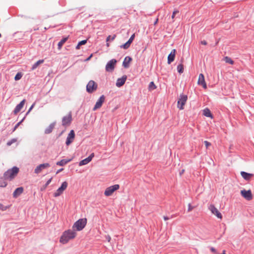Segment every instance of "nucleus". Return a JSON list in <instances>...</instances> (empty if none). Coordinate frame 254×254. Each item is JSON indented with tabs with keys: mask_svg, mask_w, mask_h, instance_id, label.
<instances>
[{
	"mask_svg": "<svg viewBox=\"0 0 254 254\" xmlns=\"http://www.w3.org/2000/svg\"><path fill=\"white\" fill-rule=\"evenodd\" d=\"M76 236V233L73 230H68L63 233L60 240V243L65 244L69 240L74 239Z\"/></svg>",
	"mask_w": 254,
	"mask_h": 254,
	"instance_id": "nucleus-1",
	"label": "nucleus"
},
{
	"mask_svg": "<svg viewBox=\"0 0 254 254\" xmlns=\"http://www.w3.org/2000/svg\"><path fill=\"white\" fill-rule=\"evenodd\" d=\"M19 172V168L17 167H13L10 169L7 170L3 174V178L6 180H11L13 179Z\"/></svg>",
	"mask_w": 254,
	"mask_h": 254,
	"instance_id": "nucleus-2",
	"label": "nucleus"
},
{
	"mask_svg": "<svg viewBox=\"0 0 254 254\" xmlns=\"http://www.w3.org/2000/svg\"><path fill=\"white\" fill-rule=\"evenodd\" d=\"M87 219L86 218L80 219L74 224L73 227L77 231H81L85 227Z\"/></svg>",
	"mask_w": 254,
	"mask_h": 254,
	"instance_id": "nucleus-3",
	"label": "nucleus"
},
{
	"mask_svg": "<svg viewBox=\"0 0 254 254\" xmlns=\"http://www.w3.org/2000/svg\"><path fill=\"white\" fill-rule=\"evenodd\" d=\"M120 189V185L118 184L108 187L104 191V195L106 196L112 195L114 192Z\"/></svg>",
	"mask_w": 254,
	"mask_h": 254,
	"instance_id": "nucleus-4",
	"label": "nucleus"
},
{
	"mask_svg": "<svg viewBox=\"0 0 254 254\" xmlns=\"http://www.w3.org/2000/svg\"><path fill=\"white\" fill-rule=\"evenodd\" d=\"M188 99V96L186 95H180L177 102L178 108L180 110L184 109V106L185 105Z\"/></svg>",
	"mask_w": 254,
	"mask_h": 254,
	"instance_id": "nucleus-5",
	"label": "nucleus"
},
{
	"mask_svg": "<svg viewBox=\"0 0 254 254\" xmlns=\"http://www.w3.org/2000/svg\"><path fill=\"white\" fill-rule=\"evenodd\" d=\"M68 184L66 181L64 182L61 186L54 192V197H58L61 195L63 192L66 189Z\"/></svg>",
	"mask_w": 254,
	"mask_h": 254,
	"instance_id": "nucleus-6",
	"label": "nucleus"
},
{
	"mask_svg": "<svg viewBox=\"0 0 254 254\" xmlns=\"http://www.w3.org/2000/svg\"><path fill=\"white\" fill-rule=\"evenodd\" d=\"M72 121L71 114L69 113L62 119V125L65 127L69 126Z\"/></svg>",
	"mask_w": 254,
	"mask_h": 254,
	"instance_id": "nucleus-7",
	"label": "nucleus"
},
{
	"mask_svg": "<svg viewBox=\"0 0 254 254\" xmlns=\"http://www.w3.org/2000/svg\"><path fill=\"white\" fill-rule=\"evenodd\" d=\"M97 88V84L93 81L90 80L86 86V90L88 93H92Z\"/></svg>",
	"mask_w": 254,
	"mask_h": 254,
	"instance_id": "nucleus-8",
	"label": "nucleus"
},
{
	"mask_svg": "<svg viewBox=\"0 0 254 254\" xmlns=\"http://www.w3.org/2000/svg\"><path fill=\"white\" fill-rule=\"evenodd\" d=\"M209 210L211 212V213L215 215L218 218L220 219H222V215L221 213L219 211L217 208L213 205L211 204L208 207Z\"/></svg>",
	"mask_w": 254,
	"mask_h": 254,
	"instance_id": "nucleus-9",
	"label": "nucleus"
},
{
	"mask_svg": "<svg viewBox=\"0 0 254 254\" xmlns=\"http://www.w3.org/2000/svg\"><path fill=\"white\" fill-rule=\"evenodd\" d=\"M50 167L49 163H46L39 165L34 170V173L36 174L40 173L43 170Z\"/></svg>",
	"mask_w": 254,
	"mask_h": 254,
	"instance_id": "nucleus-10",
	"label": "nucleus"
},
{
	"mask_svg": "<svg viewBox=\"0 0 254 254\" xmlns=\"http://www.w3.org/2000/svg\"><path fill=\"white\" fill-rule=\"evenodd\" d=\"M241 194L247 200H251L253 199V194L250 190H241Z\"/></svg>",
	"mask_w": 254,
	"mask_h": 254,
	"instance_id": "nucleus-11",
	"label": "nucleus"
},
{
	"mask_svg": "<svg viewBox=\"0 0 254 254\" xmlns=\"http://www.w3.org/2000/svg\"><path fill=\"white\" fill-rule=\"evenodd\" d=\"M117 63V61L115 59H112L106 65V70L107 71H112Z\"/></svg>",
	"mask_w": 254,
	"mask_h": 254,
	"instance_id": "nucleus-12",
	"label": "nucleus"
},
{
	"mask_svg": "<svg viewBox=\"0 0 254 254\" xmlns=\"http://www.w3.org/2000/svg\"><path fill=\"white\" fill-rule=\"evenodd\" d=\"M75 138V133L73 130H71L70 132L68 133L66 140V145L68 146L70 145L74 140Z\"/></svg>",
	"mask_w": 254,
	"mask_h": 254,
	"instance_id": "nucleus-13",
	"label": "nucleus"
},
{
	"mask_svg": "<svg viewBox=\"0 0 254 254\" xmlns=\"http://www.w3.org/2000/svg\"><path fill=\"white\" fill-rule=\"evenodd\" d=\"M105 96L104 95H102L100 97L99 99L96 102L95 105L93 109V111H96L98 109H99L100 108H101L103 103L105 101Z\"/></svg>",
	"mask_w": 254,
	"mask_h": 254,
	"instance_id": "nucleus-14",
	"label": "nucleus"
},
{
	"mask_svg": "<svg viewBox=\"0 0 254 254\" xmlns=\"http://www.w3.org/2000/svg\"><path fill=\"white\" fill-rule=\"evenodd\" d=\"M94 156V154L93 153H91L89 156L87 158L81 160L79 163V165L80 166L85 165L89 163L93 159Z\"/></svg>",
	"mask_w": 254,
	"mask_h": 254,
	"instance_id": "nucleus-15",
	"label": "nucleus"
},
{
	"mask_svg": "<svg viewBox=\"0 0 254 254\" xmlns=\"http://www.w3.org/2000/svg\"><path fill=\"white\" fill-rule=\"evenodd\" d=\"M197 84L199 85H202V87L204 89L207 88V85H206V83L205 81L204 76L203 74L202 73H200L199 75L198 79V81H197Z\"/></svg>",
	"mask_w": 254,
	"mask_h": 254,
	"instance_id": "nucleus-16",
	"label": "nucleus"
},
{
	"mask_svg": "<svg viewBox=\"0 0 254 254\" xmlns=\"http://www.w3.org/2000/svg\"><path fill=\"white\" fill-rule=\"evenodd\" d=\"M25 103V100L23 99L21 102L18 104L15 108L13 113L15 115H16L20 110L23 108Z\"/></svg>",
	"mask_w": 254,
	"mask_h": 254,
	"instance_id": "nucleus-17",
	"label": "nucleus"
},
{
	"mask_svg": "<svg viewBox=\"0 0 254 254\" xmlns=\"http://www.w3.org/2000/svg\"><path fill=\"white\" fill-rule=\"evenodd\" d=\"M127 77L126 75H124L122 78H118L116 82V86L118 87H120L123 86L125 84L127 80Z\"/></svg>",
	"mask_w": 254,
	"mask_h": 254,
	"instance_id": "nucleus-18",
	"label": "nucleus"
},
{
	"mask_svg": "<svg viewBox=\"0 0 254 254\" xmlns=\"http://www.w3.org/2000/svg\"><path fill=\"white\" fill-rule=\"evenodd\" d=\"M176 51L175 49H173L171 53L169 55L168 57V64H170L172 62L174 61L175 55H176Z\"/></svg>",
	"mask_w": 254,
	"mask_h": 254,
	"instance_id": "nucleus-19",
	"label": "nucleus"
},
{
	"mask_svg": "<svg viewBox=\"0 0 254 254\" xmlns=\"http://www.w3.org/2000/svg\"><path fill=\"white\" fill-rule=\"evenodd\" d=\"M242 177L246 180L249 181L254 176L253 174L248 173L244 171L241 172Z\"/></svg>",
	"mask_w": 254,
	"mask_h": 254,
	"instance_id": "nucleus-20",
	"label": "nucleus"
},
{
	"mask_svg": "<svg viewBox=\"0 0 254 254\" xmlns=\"http://www.w3.org/2000/svg\"><path fill=\"white\" fill-rule=\"evenodd\" d=\"M24 189L22 187H19L17 188L13 193V196L14 198L17 197L19 196L23 192Z\"/></svg>",
	"mask_w": 254,
	"mask_h": 254,
	"instance_id": "nucleus-21",
	"label": "nucleus"
},
{
	"mask_svg": "<svg viewBox=\"0 0 254 254\" xmlns=\"http://www.w3.org/2000/svg\"><path fill=\"white\" fill-rule=\"evenodd\" d=\"M131 60V58L129 57H126L125 58L123 63V65L124 66V67L128 68L129 67V64Z\"/></svg>",
	"mask_w": 254,
	"mask_h": 254,
	"instance_id": "nucleus-22",
	"label": "nucleus"
},
{
	"mask_svg": "<svg viewBox=\"0 0 254 254\" xmlns=\"http://www.w3.org/2000/svg\"><path fill=\"white\" fill-rule=\"evenodd\" d=\"M55 123L50 124V126L47 128H46L45 129V133L46 134H49V133H50L51 132H52L54 128L55 127Z\"/></svg>",
	"mask_w": 254,
	"mask_h": 254,
	"instance_id": "nucleus-23",
	"label": "nucleus"
},
{
	"mask_svg": "<svg viewBox=\"0 0 254 254\" xmlns=\"http://www.w3.org/2000/svg\"><path fill=\"white\" fill-rule=\"evenodd\" d=\"M71 160V159H68V160L63 159V160H61L60 161L57 162L56 164L59 166H63L65 165L66 164H67L69 162H70Z\"/></svg>",
	"mask_w": 254,
	"mask_h": 254,
	"instance_id": "nucleus-24",
	"label": "nucleus"
},
{
	"mask_svg": "<svg viewBox=\"0 0 254 254\" xmlns=\"http://www.w3.org/2000/svg\"><path fill=\"white\" fill-rule=\"evenodd\" d=\"M67 39H68V37L64 38L59 42V43L58 44L59 50L61 49L62 46L64 44V43L67 41Z\"/></svg>",
	"mask_w": 254,
	"mask_h": 254,
	"instance_id": "nucleus-25",
	"label": "nucleus"
},
{
	"mask_svg": "<svg viewBox=\"0 0 254 254\" xmlns=\"http://www.w3.org/2000/svg\"><path fill=\"white\" fill-rule=\"evenodd\" d=\"M203 115H204L205 116L207 117H210L211 118H212V115L211 113V112L210 111L206 108V109H205L203 111Z\"/></svg>",
	"mask_w": 254,
	"mask_h": 254,
	"instance_id": "nucleus-26",
	"label": "nucleus"
},
{
	"mask_svg": "<svg viewBox=\"0 0 254 254\" xmlns=\"http://www.w3.org/2000/svg\"><path fill=\"white\" fill-rule=\"evenodd\" d=\"M44 62V60H39L38 61H37L36 63H35L32 67V70H34L35 69H36L38 66L41 64H42Z\"/></svg>",
	"mask_w": 254,
	"mask_h": 254,
	"instance_id": "nucleus-27",
	"label": "nucleus"
},
{
	"mask_svg": "<svg viewBox=\"0 0 254 254\" xmlns=\"http://www.w3.org/2000/svg\"><path fill=\"white\" fill-rule=\"evenodd\" d=\"M4 178H0V187L4 188L7 186V183Z\"/></svg>",
	"mask_w": 254,
	"mask_h": 254,
	"instance_id": "nucleus-28",
	"label": "nucleus"
},
{
	"mask_svg": "<svg viewBox=\"0 0 254 254\" xmlns=\"http://www.w3.org/2000/svg\"><path fill=\"white\" fill-rule=\"evenodd\" d=\"M156 88V86L155 85L154 82L151 81L150 82L149 86H148V89L150 91L153 90Z\"/></svg>",
	"mask_w": 254,
	"mask_h": 254,
	"instance_id": "nucleus-29",
	"label": "nucleus"
},
{
	"mask_svg": "<svg viewBox=\"0 0 254 254\" xmlns=\"http://www.w3.org/2000/svg\"><path fill=\"white\" fill-rule=\"evenodd\" d=\"M177 70L179 73H182L184 71V65L181 64L177 66Z\"/></svg>",
	"mask_w": 254,
	"mask_h": 254,
	"instance_id": "nucleus-30",
	"label": "nucleus"
},
{
	"mask_svg": "<svg viewBox=\"0 0 254 254\" xmlns=\"http://www.w3.org/2000/svg\"><path fill=\"white\" fill-rule=\"evenodd\" d=\"M224 60L226 63L230 64H233L234 62L229 57H225L224 58Z\"/></svg>",
	"mask_w": 254,
	"mask_h": 254,
	"instance_id": "nucleus-31",
	"label": "nucleus"
},
{
	"mask_svg": "<svg viewBox=\"0 0 254 254\" xmlns=\"http://www.w3.org/2000/svg\"><path fill=\"white\" fill-rule=\"evenodd\" d=\"M130 44H131L129 42L127 41L125 44L121 45V48H124L125 49H127V48H128L129 47Z\"/></svg>",
	"mask_w": 254,
	"mask_h": 254,
	"instance_id": "nucleus-32",
	"label": "nucleus"
},
{
	"mask_svg": "<svg viewBox=\"0 0 254 254\" xmlns=\"http://www.w3.org/2000/svg\"><path fill=\"white\" fill-rule=\"evenodd\" d=\"M9 208V206H4L0 203V211H4Z\"/></svg>",
	"mask_w": 254,
	"mask_h": 254,
	"instance_id": "nucleus-33",
	"label": "nucleus"
},
{
	"mask_svg": "<svg viewBox=\"0 0 254 254\" xmlns=\"http://www.w3.org/2000/svg\"><path fill=\"white\" fill-rule=\"evenodd\" d=\"M52 178H51L49 180H48V181L47 182V183H46V184L41 188V190H44L46 189V188L47 187V186L50 184V183L52 181Z\"/></svg>",
	"mask_w": 254,
	"mask_h": 254,
	"instance_id": "nucleus-34",
	"label": "nucleus"
},
{
	"mask_svg": "<svg viewBox=\"0 0 254 254\" xmlns=\"http://www.w3.org/2000/svg\"><path fill=\"white\" fill-rule=\"evenodd\" d=\"M116 37V35L115 34H114L113 36L109 35V36L107 37V38L106 39V42H108L110 40H111L112 41H113L115 39Z\"/></svg>",
	"mask_w": 254,
	"mask_h": 254,
	"instance_id": "nucleus-35",
	"label": "nucleus"
},
{
	"mask_svg": "<svg viewBox=\"0 0 254 254\" xmlns=\"http://www.w3.org/2000/svg\"><path fill=\"white\" fill-rule=\"evenodd\" d=\"M22 77V74L20 72L17 73L15 76L14 79L15 80H18Z\"/></svg>",
	"mask_w": 254,
	"mask_h": 254,
	"instance_id": "nucleus-36",
	"label": "nucleus"
},
{
	"mask_svg": "<svg viewBox=\"0 0 254 254\" xmlns=\"http://www.w3.org/2000/svg\"><path fill=\"white\" fill-rule=\"evenodd\" d=\"M16 141H17L16 139L13 138V139H11V140H10V141H8L7 142V143H6L7 145V146H10L12 143H15V142H16Z\"/></svg>",
	"mask_w": 254,
	"mask_h": 254,
	"instance_id": "nucleus-37",
	"label": "nucleus"
},
{
	"mask_svg": "<svg viewBox=\"0 0 254 254\" xmlns=\"http://www.w3.org/2000/svg\"><path fill=\"white\" fill-rule=\"evenodd\" d=\"M179 12V11L178 10H175L173 12V14H172V15L171 16L172 17V19H174L175 16V15L177 14V13H178Z\"/></svg>",
	"mask_w": 254,
	"mask_h": 254,
	"instance_id": "nucleus-38",
	"label": "nucleus"
},
{
	"mask_svg": "<svg viewBox=\"0 0 254 254\" xmlns=\"http://www.w3.org/2000/svg\"><path fill=\"white\" fill-rule=\"evenodd\" d=\"M134 37H135V35H134V34H133L131 36V37H130V38L129 39V40L127 41L129 42L131 44L132 43V42L133 41Z\"/></svg>",
	"mask_w": 254,
	"mask_h": 254,
	"instance_id": "nucleus-39",
	"label": "nucleus"
},
{
	"mask_svg": "<svg viewBox=\"0 0 254 254\" xmlns=\"http://www.w3.org/2000/svg\"><path fill=\"white\" fill-rule=\"evenodd\" d=\"M194 208V206H191V205L190 203H189V204H188V211L189 212H190V211H191V210H192Z\"/></svg>",
	"mask_w": 254,
	"mask_h": 254,
	"instance_id": "nucleus-40",
	"label": "nucleus"
},
{
	"mask_svg": "<svg viewBox=\"0 0 254 254\" xmlns=\"http://www.w3.org/2000/svg\"><path fill=\"white\" fill-rule=\"evenodd\" d=\"M86 43H87V40H84L81 41L78 44H79V45L81 46L83 45H85Z\"/></svg>",
	"mask_w": 254,
	"mask_h": 254,
	"instance_id": "nucleus-41",
	"label": "nucleus"
},
{
	"mask_svg": "<svg viewBox=\"0 0 254 254\" xmlns=\"http://www.w3.org/2000/svg\"><path fill=\"white\" fill-rule=\"evenodd\" d=\"M204 143L205 144L206 148H208V147L211 145V143L207 141H204Z\"/></svg>",
	"mask_w": 254,
	"mask_h": 254,
	"instance_id": "nucleus-42",
	"label": "nucleus"
},
{
	"mask_svg": "<svg viewBox=\"0 0 254 254\" xmlns=\"http://www.w3.org/2000/svg\"><path fill=\"white\" fill-rule=\"evenodd\" d=\"M200 43L202 44V45H207V42L205 40H203V41H201L200 42Z\"/></svg>",
	"mask_w": 254,
	"mask_h": 254,
	"instance_id": "nucleus-43",
	"label": "nucleus"
},
{
	"mask_svg": "<svg viewBox=\"0 0 254 254\" xmlns=\"http://www.w3.org/2000/svg\"><path fill=\"white\" fill-rule=\"evenodd\" d=\"M107 240H108V241L109 242H110L111 240V237L109 236V235H107L106 237Z\"/></svg>",
	"mask_w": 254,
	"mask_h": 254,
	"instance_id": "nucleus-44",
	"label": "nucleus"
},
{
	"mask_svg": "<svg viewBox=\"0 0 254 254\" xmlns=\"http://www.w3.org/2000/svg\"><path fill=\"white\" fill-rule=\"evenodd\" d=\"M21 121L18 123L14 127V130H15L16 129V128L19 126L20 124L21 123Z\"/></svg>",
	"mask_w": 254,
	"mask_h": 254,
	"instance_id": "nucleus-45",
	"label": "nucleus"
},
{
	"mask_svg": "<svg viewBox=\"0 0 254 254\" xmlns=\"http://www.w3.org/2000/svg\"><path fill=\"white\" fill-rule=\"evenodd\" d=\"M34 106V104H33V105L31 106V107H30V109H29V110H28V112L27 113V114H28V113L31 111V110L33 109V108Z\"/></svg>",
	"mask_w": 254,
	"mask_h": 254,
	"instance_id": "nucleus-46",
	"label": "nucleus"
},
{
	"mask_svg": "<svg viewBox=\"0 0 254 254\" xmlns=\"http://www.w3.org/2000/svg\"><path fill=\"white\" fill-rule=\"evenodd\" d=\"M158 21V18H157L154 23V25H155L157 24Z\"/></svg>",
	"mask_w": 254,
	"mask_h": 254,
	"instance_id": "nucleus-47",
	"label": "nucleus"
},
{
	"mask_svg": "<svg viewBox=\"0 0 254 254\" xmlns=\"http://www.w3.org/2000/svg\"><path fill=\"white\" fill-rule=\"evenodd\" d=\"M63 170V168L59 169V170L57 171V172H56V174H57L59 173L60 172H61Z\"/></svg>",
	"mask_w": 254,
	"mask_h": 254,
	"instance_id": "nucleus-48",
	"label": "nucleus"
},
{
	"mask_svg": "<svg viewBox=\"0 0 254 254\" xmlns=\"http://www.w3.org/2000/svg\"><path fill=\"white\" fill-rule=\"evenodd\" d=\"M163 218H164V220L165 221L168 220H169V218L168 217H167V216H164V217H163Z\"/></svg>",
	"mask_w": 254,
	"mask_h": 254,
	"instance_id": "nucleus-49",
	"label": "nucleus"
},
{
	"mask_svg": "<svg viewBox=\"0 0 254 254\" xmlns=\"http://www.w3.org/2000/svg\"><path fill=\"white\" fill-rule=\"evenodd\" d=\"M210 250H211V252H214V253L216 252V250L214 248H211Z\"/></svg>",
	"mask_w": 254,
	"mask_h": 254,
	"instance_id": "nucleus-50",
	"label": "nucleus"
},
{
	"mask_svg": "<svg viewBox=\"0 0 254 254\" xmlns=\"http://www.w3.org/2000/svg\"><path fill=\"white\" fill-rule=\"evenodd\" d=\"M80 45H79V44H77V46H76V49L77 50H78V49H80Z\"/></svg>",
	"mask_w": 254,
	"mask_h": 254,
	"instance_id": "nucleus-51",
	"label": "nucleus"
},
{
	"mask_svg": "<svg viewBox=\"0 0 254 254\" xmlns=\"http://www.w3.org/2000/svg\"><path fill=\"white\" fill-rule=\"evenodd\" d=\"M106 45L108 47H109V44L108 42H107Z\"/></svg>",
	"mask_w": 254,
	"mask_h": 254,
	"instance_id": "nucleus-52",
	"label": "nucleus"
},
{
	"mask_svg": "<svg viewBox=\"0 0 254 254\" xmlns=\"http://www.w3.org/2000/svg\"><path fill=\"white\" fill-rule=\"evenodd\" d=\"M91 56H92V55H91L89 58H88V59H87V60H89V59H90V57H91Z\"/></svg>",
	"mask_w": 254,
	"mask_h": 254,
	"instance_id": "nucleus-53",
	"label": "nucleus"
},
{
	"mask_svg": "<svg viewBox=\"0 0 254 254\" xmlns=\"http://www.w3.org/2000/svg\"><path fill=\"white\" fill-rule=\"evenodd\" d=\"M1 34L0 33V38L1 37Z\"/></svg>",
	"mask_w": 254,
	"mask_h": 254,
	"instance_id": "nucleus-54",
	"label": "nucleus"
}]
</instances>
